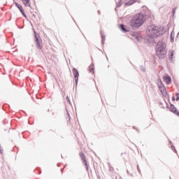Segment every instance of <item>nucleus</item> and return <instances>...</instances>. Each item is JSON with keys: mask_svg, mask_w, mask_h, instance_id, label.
<instances>
[{"mask_svg": "<svg viewBox=\"0 0 179 179\" xmlns=\"http://www.w3.org/2000/svg\"><path fill=\"white\" fill-rule=\"evenodd\" d=\"M163 33H164V28L162 26L151 24L147 28V36L151 38L160 37V36H163Z\"/></svg>", "mask_w": 179, "mask_h": 179, "instance_id": "f257e3e1", "label": "nucleus"}, {"mask_svg": "<svg viewBox=\"0 0 179 179\" xmlns=\"http://www.w3.org/2000/svg\"><path fill=\"white\" fill-rule=\"evenodd\" d=\"M145 23V16L138 13L135 15L129 22V26L133 29L141 27Z\"/></svg>", "mask_w": 179, "mask_h": 179, "instance_id": "f03ea898", "label": "nucleus"}, {"mask_svg": "<svg viewBox=\"0 0 179 179\" xmlns=\"http://www.w3.org/2000/svg\"><path fill=\"white\" fill-rule=\"evenodd\" d=\"M157 55L159 58H166L167 51H166V44L163 42H158L157 45Z\"/></svg>", "mask_w": 179, "mask_h": 179, "instance_id": "7ed1b4c3", "label": "nucleus"}, {"mask_svg": "<svg viewBox=\"0 0 179 179\" xmlns=\"http://www.w3.org/2000/svg\"><path fill=\"white\" fill-rule=\"evenodd\" d=\"M15 5L17 6V8L19 9V10L21 12L22 15L24 16V17H27L26 14L24 13V10H23V6L17 3H15Z\"/></svg>", "mask_w": 179, "mask_h": 179, "instance_id": "20e7f679", "label": "nucleus"}, {"mask_svg": "<svg viewBox=\"0 0 179 179\" xmlns=\"http://www.w3.org/2000/svg\"><path fill=\"white\" fill-rule=\"evenodd\" d=\"M73 73L74 75L76 83H78V78H79V72L76 69H73Z\"/></svg>", "mask_w": 179, "mask_h": 179, "instance_id": "39448f33", "label": "nucleus"}, {"mask_svg": "<svg viewBox=\"0 0 179 179\" xmlns=\"http://www.w3.org/2000/svg\"><path fill=\"white\" fill-rule=\"evenodd\" d=\"M164 82L166 83V85H170L171 83V77L169 76H164L163 77Z\"/></svg>", "mask_w": 179, "mask_h": 179, "instance_id": "423d86ee", "label": "nucleus"}, {"mask_svg": "<svg viewBox=\"0 0 179 179\" xmlns=\"http://www.w3.org/2000/svg\"><path fill=\"white\" fill-rule=\"evenodd\" d=\"M159 89L162 94H166V87H164V85H159Z\"/></svg>", "mask_w": 179, "mask_h": 179, "instance_id": "0eeeda50", "label": "nucleus"}, {"mask_svg": "<svg viewBox=\"0 0 179 179\" xmlns=\"http://www.w3.org/2000/svg\"><path fill=\"white\" fill-rule=\"evenodd\" d=\"M24 6H28L30 8V0H21Z\"/></svg>", "mask_w": 179, "mask_h": 179, "instance_id": "6e6552de", "label": "nucleus"}, {"mask_svg": "<svg viewBox=\"0 0 179 179\" xmlns=\"http://www.w3.org/2000/svg\"><path fill=\"white\" fill-rule=\"evenodd\" d=\"M36 47H38V48L41 50L42 48L41 42L38 41V38H36Z\"/></svg>", "mask_w": 179, "mask_h": 179, "instance_id": "1a4fd4ad", "label": "nucleus"}, {"mask_svg": "<svg viewBox=\"0 0 179 179\" xmlns=\"http://www.w3.org/2000/svg\"><path fill=\"white\" fill-rule=\"evenodd\" d=\"M120 29L121 30H122V31H129V28L128 27L125 28V25L124 24H120Z\"/></svg>", "mask_w": 179, "mask_h": 179, "instance_id": "9d476101", "label": "nucleus"}, {"mask_svg": "<svg viewBox=\"0 0 179 179\" xmlns=\"http://www.w3.org/2000/svg\"><path fill=\"white\" fill-rule=\"evenodd\" d=\"M133 3H135V0H129L128 3H125V5L129 6V5H132Z\"/></svg>", "mask_w": 179, "mask_h": 179, "instance_id": "9b49d317", "label": "nucleus"}, {"mask_svg": "<svg viewBox=\"0 0 179 179\" xmlns=\"http://www.w3.org/2000/svg\"><path fill=\"white\" fill-rule=\"evenodd\" d=\"M89 71H90V72H92V73H94L93 66H90Z\"/></svg>", "mask_w": 179, "mask_h": 179, "instance_id": "f8f14e48", "label": "nucleus"}, {"mask_svg": "<svg viewBox=\"0 0 179 179\" xmlns=\"http://www.w3.org/2000/svg\"><path fill=\"white\" fill-rule=\"evenodd\" d=\"M0 153H1V155H3V148H2L1 145H0Z\"/></svg>", "mask_w": 179, "mask_h": 179, "instance_id": "ddd939ff", "label": "nucleus"}, {"mask_svg": "<svg viewBox=\"0 0 179 179\" xmlns=\"http://www.w3.org/2000/svg\"><path fill=\"white\" fill-rule=\"evenodd\" d=\"M66 101H68L69 104H71V100L69 99V96H66Z\"/></svg>", "mask_w": 179, "mask_h": 179, "instance_id": "4468645a", "label": "nucleus"}, {"mask_svg": "<svg viewBox=\"0 0 179 179\" xmlns=\"http://www.w3.org/2000/svg\"><path fill=\"white\" fill-rule=\"evenodd\" d=\"M176 101H178V100H179V94L177 93V94H176Z\"/></svg>", "mask_w": 179, "mask_h": 179, "instance_id": "2eb2a0df", "label": "nucleus"}, {"mask_svg": "<svg viewBox=\"0 0 179 179\" xmlns=\"http://www.w3.org/2000/svg\"><path fill=\"white\" fill-rule=\"evenodd\" d=\"M83 162H84L85 166H87V163L86 162V159H83Z\"/></svg>", "mask_w": 179, "mask_h": 179, "instance_id": "dca6fc26", "label": "nucleus"}, {"mask_svg": "<svg viewBox=\"0 0 179 179\" xmlns=\"http://www.w3.org/2000/svg\"><path fill=\"white\" fill-rule=\"evenodd\" d=\"M172 100H173V101H176V97L173 96Z\"/></svg>", "mask_w": 179, "mask_h": 179, "instance_id": "f3484780", "label": "nucleus"}, {"mask_svg": "<svg viewBox=\"0 0 179 179\" xmlns=\"http://www.w3.org/2000/svg\"><path fill=\"white\" fill-rule=\"evenodd\" d=\"M68 115H69V120H71V116L69 115V114H68Z\"/></svg>", "mask_w": 179, "mask_h": 179, "instance_id": "a211bd4d", "label": "nucleus"}]
</instances>
